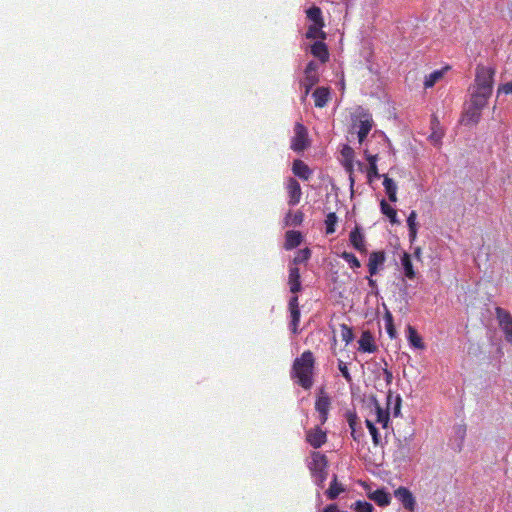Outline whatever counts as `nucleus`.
Returning a JSON list of instances; mask_svg holds the SVG:
<instances>
[{
	"label": "nucleus",
	"instance_id": "f257e3e1",
	"mask_svg": "<svg viewBox=\"0 0 512 512\" xmlns=\"http://www.w3.org/2000/svg\"><path fill=\"white\" fill-rule=\"evenodd\" d=\"M315 357L310 350L304 351L295 358L291 378L303 389L309 390L314 384Z\"/></svg>",
	"mask_w": 512,
	"mask_h": 512
},
{
	"label": "nucleus",
	"instance_id": "f03ea898",
	"mask_svg": "<svg viewBox=\"0 0 512 512\" xmlns=\"http://www.w3.org/2000/svg\"><path fill=\"white\" fill-rule=\"evenodd\" d=\"M308 469L314 480V483L320 487H324V483L328 476V458L325 454L313 451L311 453V461L308 463Z\"/></svg>",
	"mask_w": 512,
	"mask_h": 512
},
{
	"label": "nucleus",
	"instance_id": "7ed1b4c3",
	"mask_svg": "<svg viewBox=\"0 0 512 512\" xmlns=\"http://www.w3.org/2000/svg\"><path fill=\"white\" fill-rule=\"evenodd\" d=\"M495 69L484 65H477L474 83L470 88L493 92Z\"/></svg>",
	"mask_w": 512,
	"mask_h": 512
},
{
	"label": "nucleus",
	"instance_id": "20e7f679",
	"mask_svg": "<svg viewBox=\"0 0 512 512\" xmlns=\"http://www.w3.org/2000/svg\"><path fill=\"white\" fill-rule=\"evenodd\" d=\"M310 146L307 128L300 122L294 125V136L291 138L290 148L294 152H302Z\"/></svg>",
	"mask_w": 512,
	"mask_h": 512
},
{
	"label": "nucleus",
	"instance_id": "39448f33",
	"mask_svg": "<svg viewBox=\"0 0 512 512\" xmlns=\"http://www.w3.org/2000/svg\"><path fill=\"white\" fill-rule=\"evenodd\" d=\"M496 317L499 326L505 335V340L512 343V316L511 314L501 307L495 309Z\"/></svg>",
	"mask_w": 512,
	"mask_h": 512
},
{
	"label": "nucleus",
	"instance_id": "423d86ee",
	"mask_svg": "<svg viewBox=\"0 0 512 512\" xmlns=\"http://www.w3.org/2000/svg\"><path fill=\"white\" fill-rule=\"evenodd\" d=\"M331 407V399L324 392L323 389L320 390L319 395L315 401V410L319 413V421L323 425L328 420V414Z\"/></svg>",
	"mask_w": 512,
	"mask_h": 512
},
{
	"label": "nucleus",
	"instance_id": "0eeeda50",
	"mask_svg": "<svg viewBox=\"0 0 512 512\" xmlns=\"http://www.w3.org/2000/svg\"><path fill=\"white\" fill-rule=\"evenodd\" d=\"M318 65L314 61H310L304 71L305 77L302 81V85L305 87V94L307 96L311 90V88L316 85L319 81V77L317 75Z\"/></svg>",
	"mask_w": 512,
	"mask_h": 512
},
{
	"label": "nucleus",
	"instance_id": "6e6552de",
	"mask_svg": "<svg viewBox=\"0 0 512 512\" xmlns=\"http://www.w3.org/2000/svg\"><path fill=\"white\" fill-rule=\"evenodd\" d=\"M306 441L313 448L318 449L327 442V434L317 426L306 432Z\"/></svg>",
	"mask_w": 512,
	"mask_h": 512
},
{
	"label": "nucleus",
	"instance_id": "1a4fd4ad",
	"mask_svg": "<svg viewBox=\"0 0 512 512\" xmlns=\"http://www.w3.org/2000/svg\"><path fill=\"white\" fill-rule=\"evenodd\" d=\"M395 497L402 503L405 509L414 511L415 509V498L413 494L406 487H399L394 491Z\"/></svg>",
	"mask_w": 512,
	"mask_h": 512
},
{
	"label": "nucleus",
	"instance_id": "9d476101",
	"mask_svg": "<svg viewBox=\"0 0 512 512\" xmlns=\"http://www.w3.org/2000/svg\"><path fill=\"white\" fill-rule=\"evenodd\" d=\"M286 189L289 195L288 204L291 206L297 205L302 196L300 184L294 178H289L287 181Z\"/></svg>",
	"mask_w": 512,
	"mask_h": 512
},
{
	"label": "nucleus",
	"instance_id": "9b49d317",
	"mask_svg": "<svg viewBox=\"0 0 512 512\" xmlns=\"http://www.w3.org/2000/svg\"><path fill=\"white\" fill-rule=\"evenodd\" d=\"M386 260V254L384 251H373L369 255L368 260V271L370 276H374L378 273V270L383 266Z\"/></svg>",
	"mask_w": 512,
	"mask_h": 512
},
{
	"label": "nucleus",
	"instance_id": "f8f14e48",
	"mask_svg": "<svg viewBox=\"0 0 512 512\" xmlns=\"http://www.w3.org/2000/svg\"><path fill=\"white\" fill-rule=\"evenodd\" d=\"M470 100L469 102L475 104L477 107L484 109L488 103L492 93L488 91H481L473 88H469Z\"/></svg>",
	"mask_w": 512,
	"mask_h": 512
},
{
	"label": "nucleus",
	"instance_id": "ddd939ff",
	"mask_svg": "<svg viewBox=\"0 0 512 512\" xmlns=\"http://www.w3.org/2000/svg\"><path fill=\"white\" fill-rule=\"evenodd\" d=\"M482 110L481 107H477L475 104L468 102L463 118L465 124H477L480 121Z\"/></svg>",
	"mask_w": 512,
	"mask_h": 512
},
{
	"label": "nucleus",
	"instance_id": "4468645a",
	"mask_svg": "<svg viewBox=\"0 0 512 512\" xmlns=\"http://www.w3.org/2000/svg\"><path fill=\"white\" fill-rule=\"evenodd\" d=\"M300 270L296 266H291L289 268V275H288V285L290 292L293 294H296L301 291L302 285L300 280Z\"/></svg>",
	"mask_w": 512,
	"mask_h": 512
},
{
	"label": "nucleus",
	"instance_id": "2eb2a0df",
	"mask_svg": "<svg viewBox=\"0 0 512 512\" xmlns=\"http://www.w3.org/2000/svg\"><path fill=\"white\" fill-rule=\"evenodd\" d=\"M349 240L351 245L360 253H365L367 251L365 244V237L360 231L359 227H355L349 235Z\"/></svg>",
	"mask_w": 512,
	"mask_h": 512
},
{
	"label": "nucleus",
	"instance_id": "dca6fc26",
	"mask_svg": "<svg viewBox=\"0 0 512 512\" xmlns=\"http://www.w3.org/2000/svg\"><path fill=\"white\" fill-rule=\"evenodd\" d=\"M359 350L362 352L373 353L377 350V346L374 343L373 335L370 331H363L358 341Z\"/></svg>",
	"mask_w": 512,
	"mask_h": 512
},
{
	"label": "nucleus",
	"instance_id": "f3484780",
	"mask_svg": "<svg viewBox=\"0 0 512 512\" xmlns=\"http://www.w3.org/2000/svg\"><path fill=\"white\" fill-rule=\"evenodd\" d=\"M311 54L318 58L322 63L329 60V51L324 40L316 41L311 45Z\"/></svg>",
	"mask_w": 512,
	"mask_h": 512
},
{
	"label": "nucleus",
	"instance_id": "a211bd4d",
	"mask_svg": "<svg viewBox=\"0 0 512 512\" xmlns=\"http://www.w3.org/2000/svg\"><path fill=\"white\" fill-rule=\"evenodd\" d=\"M293 174L303 180H309L312 176V170L302 160L296 159L292 165Z\"/></svg>",
	"mask_w": 512,
	"mask_h": 512
},
{
	"label": "nucleus",
	"instance_id": "6ab92c4d",
	"mask_svg": "<svg viewBox=\"0 0 512 512\" xmlns=\"http://www.w3.org/2000/svg\"><path fill=\"white\" fill-rule=\"evenodd\" d=\"M313 98L315 106L318 108H323L327 105L328 101L330 100V90L326 87H318L313 92Z\"/></svg>",
	"mask_w": 512,
	"mask_h": 512
},
{
	"label": "nucleus",
	"instance_id": "aec40b11",
	"mask_svg": "<svg viewBox=\"0 0 512 512\" xmlns=\"http://www.w3.org/2000/svg\"><path fill=\"white\" fill-rule=\"evenodd\" d=\"M407 339H408L409 344L413 348L419 349V350L425 349V344L423 342L422 337L418 334L417 330L411 325H408V327H407Z\"/></svg>",
	"mask_w": 512,
	"mask_h": 512
},
{
	"label": "nucleus",
	"instance_id": "412c9836",
	"mask_svg": "<svg viewBox=\"0 0 512 512\" xmlns=\"http://www.w3.org/2000/svg\"><path fill=\"white\" fill-rule=\"evenodd\" d=\"M344 491L345 487L342 483L338 482V477L336 474H334L330 486L325 492L327 498L329 500H335Z\"/></svg>",
	"mask_w": 512,
	"mask_h": 512
},
{
	"label": "nucleus",
	"instance_id": "4be33fe9",
	"mask_svg": "<svg viewBox=\"0 0 512 512\" xmlns=\"http://www.w3.org/2000/svg\"><path fill=\"white\" fill-rule=\"evenodd\" d=\"M301 241L302 235L299 231L289 230L285 234L284 247L286 250L294 249L301 244Z\"/></svg>",
	"mask_w": 512,
	"mask_h": 512
},
{
	"label": "nucleus",
	"instance_id": "5701e85b",
	"mask_svg": "<svg viewBox=\"0 0 512 512\" xmlns=\"http://www.w3.org/2000/svg\"><path fill=\"white\" fill-rule=\"evenodd\" d=\"M373 126V120L371 116L364 115V119H361L359 122V129H358V140L360 143H362L369 132L371 131Z\"/></svg>",
	"mask_w": 512,
	"mask_h": 512
},
{
	"label": "nucleus",
	"instance_id": "b1692460",
	"mask_svg": "<svg viewBox=\"0 0 512 512\" xmlns=\"http://www.w3.org/2000/svg\"><path fill=\"white\" fill-rule=\"evenodd\" d=\"M325 24H311L308 26V29L306 31V38L307 39H320L325 40L327 37V34L325 31H323Z\"/></svg>",
	"mask_w": 512,
	"mask_h": 512
},
{
	"label": "nucleus",
	"instance_id": "393cba45",
	"mask_svg": "<svg viewBox=\"0 0 512 512\" xmlns=\"http://www.w3.org/2000/svg\"><path fill=\"white\" fill-rule=\"evenodd\" d=\"M369 498L382 507L389 505L391 501L390 494L383 489L373 491L369 494Z\"/></svg>",
	"mask_w": 512,
	"mask_h": 512
},
{
	"label": "nucleus",
	"instance_id": "a878e982",
	"mask_svg": "<svg viewBox=\"0 0 512 512\" xmlns=\"http://www.w3.org/2000/svg\"><path fill=\"white\" fill-rule=\"evenodd\" d=\"M346 419H347V422L351 429V436L353 437V439L355 441H359L360 437L362 436V433L358 432V430H356V425H357V421H358V416H357L356 412L348 410L346 412Z\"/></svg>",
	"mask_w": 512,
	"mask_h": 512
},
{
	"label": "nucleus",
	"instance_id": "bb28decb",
	"mask_svg": "<svg viewBox=\"0 0 512 512\" xmlns=\"http://www.w3.org/2000/svg\"><path fill=\"white\" fill-rule=\"evenodd\" d=\"M401 263L403 266L405 277H407L410 280H413L416 277V272L413 268L410 254L404 252L401 258Z\"/></svg>",
	"mask_w": 512,
	"mask_h": 512
},
{
	"label": "nucleus",
	"instance_id": "cd10ccee",
	"mask_svg": "<svg viewBox=\"0 0 512 512\" xmlns=\"http://www.w3.org/2000/svg\"><path fill=\"white\" fill-rule=\"evenodd\" d=\"M374 402L376 409V422L381 424L383 428H387L390 420L388 409H383L377 400Z\"/></svg>",
	"mask_w": 512,
	"mask_h": 512
},
{
	"label": "nucleus",
	"instance_id": "c85d7f7f",
	"mask_svg": "<svg viewBox=\"0 0 512 512\" xmlns=\"http://www.w3.org/2000/svg\"><path fill=\"white\" fill-rule=\"evenodd\" d=\"M384 180H383V186L385 188V191L388 195V198L391 202H396L397 201V196H396V193H397V186L395 184V182L389 178L387 175H384Z\"/></svg>",
	"mask_w": 512,
	"mask_h": 512
},
{
	"label": "nucleus",
	"instance_id": "c756f323",
	"mask_svg": "<svg viewBox=\"0 0 512 512\" xmlns=\"http://www.w3.org/2000/svg\"><path fill=\"white\" fill-rule=\"evenodd\" d=\"M306 16L312 24H325L322 11L318 6H312L306 10Z\"/></svg>",
	"mask_w": 512,
	"mask_h": 512
},
{
	"label": "nucleus",
	"instance_id": "7c9ffc66",
	"mask_svg": "<svg viewBox=\"0 0 512 512\" xmlns=\"http://www.w3.org/2000/svg\"><path fill=\"white\" fill-rule=\"evenodd\" d=\"M417 213L412 210L407 218V225L409 229V239L411 242H414L417 237V223H416Z\"/></svg>",
	"mask_w": 512,
	"mask_h": 512
},
{
	"label": "nucleus",
	"instance_id": "2f4dec72",
	"mask_svg": "<svg viewBox=\"0 0 512 512\" xmlns=\"http://www.w3.org/2000/svg\"><path fill=\"white\" fill-rule=\"evenodd\" d=\"M380 207L381 212L389 218L391 223H398L396 210L391 205H389L384 199L381 201Z\"/></svg>",
	"mask_w": 512,
	"mask_h": 512
},
{
	"label": "nucleus",
	"instance_id": "473e14b6",
	"mask_svg": "<svg viewBox=\"0 0 512 512\" xmlns=\"http://www.w3.org/2000/svg\"><path fill=\"white\" fill-rule=\"evenodd\" d=\"M444 76V70H435L429 75L425 77L424 87L431 88L433 87L442 77Z\"/></svg>",
	"mask_w": 512,
	"mask_h": 512
},
{
	"label": "nucleus",
	"instance_id": "72a5a7b5",
	"mask_svg": "<svg viewBox=\"0 0 512 512\" xmlns=\"http://www.w3.org/2000/svg\"><path fill=\"white\" fill-rule=\"evenodd\" d=\"M290 312L291 322L290 327L294 334L298 333V326L300 322V309L299 308H288Z\"/></svg>",
	"mask_w": 512,
	"mask_h": 512
},
{
	"label": "nucleus",
	"instance_id": "f704fd0d",
	"mask_svg": "<svg viewBox=\"0 0 512 512\" xmlns=\"http://www.w3.org/2000/svg\"><path fill=\"white\" fill-rule=\"evenodd\" d=\"M384 321H385V329L390 336V338H395L397 335L394 323H393V316L392 314L387 311L384 315Z\"/></svg>",
	"mask_w": 512,
	"mask_h": 512
},
{
	"label": "nucleus",
	"instance_id": "c9c22d12",
	"mask_svg": "<svg viewBox=\"0 0 512 512\" xmlns=\"http://www.w3.org/2000/svg\"><path fill=\"white\" fill-rule=\"evenodd\" d=\"M303 218H304V215L300 211H297L295 214H291L289 212L285 217V224L298 226L303 222Z\"/></svg>",
	"mask_w": 512,
	"mask_h": 512
},
{
	"label": "nucleus",
	"instance_id": "e433bc0d",
	"mask_svg": "<svg viewBox=\"0 0 512 512\" xmlns=\"http://www.w3.org/2000/svg\"><path fill=\"white\" fill-rule=\"evenodd\" d=\"M340 257L344 259L351 268L357 269L361 266L358 258L351 252L344 251L340 254Z\"/></svg>",
	"mask_w": 512,
	"mask_h": 512
},
{
	"label": "nucleus",
	"instance_id": "4c0bfd02",
	"mask_svg": "<svg viewBox=\"0 0 512 512\" xmlns=\"http://www.w3.org/2000/svg\"><path fill=\"white\" fill-rule=\"evenodd\" d=\"M338 218L334 212H330L327 214L325 219L326 225V234H332L335 232V226L337 224Z\"/></svg>",
	"mask_w": 512,
	"mask_h": 512
},
{
	"label": "nucleus",
	"instance_id": "58836bf2",
	"mask_svg": "<svg viewBox=\"0 0 512 512\" xmlns=\"http://www.w3.org/2000/svg\"><path fill=\"white\" fill-rule=\"evenodd\" d=\"M352 509H354L356 512H373L374 507L371 503L367 501H356L352 506Z\"/></svg>",
	"mask_w": 512,
	"mask_h": 512
},
{
	"label": "nucleus",
	"instance_id": "ea45409f",
	"mask_svg": "<svg viewBox=\"0 0 512 512\" xmlns=\"http://www.w3.org/2000/svg\"><path fill=\"white\" fill-rule=\"evenodd\" d=\"M340 330H341V338H342V340L346 344H349L350 342H352V340L354 339V334H353L352 328L349 327L346 324H341L340 325Z\"/></svg>",
	"mask_w": 512,
	"mask_h": 512
},
{
	"label": "nucleus",
	"instance_id": "a19ab883",
	"mask_svg": "<svg viewBox=\"0 0 512 512\" xmlns=\"http://www.w3.org/2000/svg\"><path fill=\"white\" fill-rule=\"evenodd\" d=\"M365 423H366V426H367V428H368V430H369V432H370V434L372 436V440H373L374 445H378L380 443V435L378 433L377 428L375 427L373 422L368 420V419L365 421Z\"/></svg>",
	"mask_w": 512,
	"mask_h": 512
},
{
	"label": "nucleus",
	"instance_id": "79ce46f5",
	"mask_svg": "<svg viewBox=\"0 0 512 512\" xmlns=\"http://www.w3.org/2000/svg\"><path fill=\"white\" fill-rule=\"evenodd\" d=\"M338 369L340 370V372H341L342 376L345 378V380L348 383H351L352 382V376L349 373V370H348V367H347L346 363L343 362L342 360H339L338 361Z\"/></svg>",
	"mask_w": 512,
	"mask_h": 512
},
{
	"label": "nucleus",
	"instance_id": "37998d69",
	"mask_svg": "<svg viewBox=\"0 0 512 512\" xmlns=\"http://www.w3.org/2000/svg\"><path fill=\"white\" fill-rule=\"evenodd\" d=\"M344 161H354V150L349 145H344L341 150Z\"/></svg>",
	"mask_w": 512,
	"mask_h": 512
},
{
	"label": "nucleus",
	"instance_id": "c03bdc74",
	"mask_svg": "<svg viewBox=\"0 0 512 512\" xmlns=\"http://www.w3.org/2000/svg\"><path fill=\"white\" fill-rule=\"evenodd\" d=\"M311 256V252L308 248L301 250L297 257L294 258V263H301L307 261Z\"/></svg>",
	"mask_w": 512,
	"mask_h": 512
},
{
	"label": "nucleus",
	"instance_id": "a18cd8bd",
	"mask_svg": "<svg viewBox=\"0 0 512 512\" xmlns=\"http://www.w3.org/2000/svg\"><path fill=\"white\" fill-rule=\"evenodd\" d=\"M367 177L369 182L373 180V178H379L380 174L378 173L377 164L372 163V166H369V169L367 171Z\"/></svg>",
	"mask_w": 512,
	"mask_h": 512
},
{
	"label": "nucleus",
	"instance_id": "49530a36",
	"mask_svg": "<svg viewBox=\"0 0 512 512\" xmlns=\"http://www.w3.org/2000/svg\"><path fill=\"white\" fill-rule=\"evenodd\" d=\"M401 403H402V399H401L400 395H397L395 398V405L393 407L394 417H398L400 415Z\"/></svg>",
	"mask_w": 512,
	"mask_h": 512
},
{
	"label": "nucleus",
	"instance_id": "de8ad7c7",
	"mask_svg": "<svg viewBox=\"0 0 512 512\" xmlns=\"http://www.w3.org/2000/svg\"><path fill=\"white\" fill-rule=\"evenodd\" d=\"M498 92L499 93H504V94H512V81L507 82V83L501 85L498 88Z\"/></svg>",
	"mask_w": 512,
	"mask_h": 512
},
{
	"label": "nucleus",
	"instance_id": "09e8293b",
	"mask_svg": "<svg viewBox=\"0 0 512 512\" xmlns=\"http://www.w3.org/2000/svg\"><path fill=\"white\" fill-rule=\"evenodd\" d=\"M383 374H384L386 385L387 386L391 385V383L393 381V374H392V372L390 370H388L387 368H384L383 369Z\"/></svg>",
	"mask_w": 512,
	"mask_h": 512
},
{
	"label": "nucleus",
	"instance_id": "8fccbe9b",
	"mask_svg": "<svg viewBox=\"0 0 512 512\" xmlns=\"http://www.w3.org/2000/svg\"><path fill=\"white\" fill-rule=\"evenodd\" d=\"M353 163H354V161H343V166H344V168H345L346 172H347L350 176H352V174H353V170H354V169H353V167H354V164H353Z\"/></svg>",
	"mask_w": 512,
	"mask_h": 512
},
{
	"label": "nucleus",
	"instance_id": "3c124183",
	"mask_svg": "<svg viewBox=\"0 0 512 512\" xmlns=\"http://www.w3.org/2000/svg\"><path fill=\"white\" fill-rule=\"evenodd\" d=\"M288 308H299L298 296L294 295L289 299Z\"/></svg>",
	"mask_w": 512,
	"mask_h": 512
},
{
	"label": "nucleus",
	"instance_id": "603ef678",
	"mask_svg": "<svg viewBox=\"0 0 512 512\" xmlns=\"http://www.w3.org/2000/svg\"><path fill=\"white\" fill-rule=\"evenodd\" d=\"M377 155H370V154H366V159L367 161L369 162V166H372V163H377Z\"/></svg>",
	"mask_w": 512,
	"mask_h": 512
},
{
	"label": "nucleus",
	"instance_id": "864d4df0",
	"mask_svg": "<svg viewBox=\"0 0 512 512\" xmlns=\"http://www.w3.org/2000/svg\"><path fill=\"white\" fill-rule=\"evenodd\" d=\"M441 137H442V135H441V134H438L437 132H433V133L430 135V139H431L432 141H434L436 144L440 142Z\"/></svg>",
	"mask_w": 512,
	"mask_h": 512
},
{
	"label": "nucleus",
	"instance_id": "5fc2aeb1",
	"mask_svg": "<svg viewBox=\"0 0 512 512\" xmlns=\"http://www.w3.org/2000/svg\"><path fill=\"white\" fill-rule=\"evenodd\" d=\"M371 277L372 276L367 278L368 279V284L371 287V289H376L377 288L376 281L374 279H372Z\"/></svg>",
	"mask_w": 512,
	"mask_h": 512
},
{
	"label": "nucleus",
	"instance_id": "6e6d98bb",
	"mask_svg": "<svg viewBox=\"0 0 512 512\" xmlns=\"http://www.w3.org/2000/svg\"><path fill=\"white\" fill-rule=\"evenodd\" d=\"M392 397H393L392 391L389 390L388 394H387V404L388 405L391 403Z\"/></svg>",
	"mask_w": 512,
	"mask_h": 512
},
{
	"label": "nucleus",
	"instance_id": "4d7b16f0",
	"mask_svg": "<svg viewBox=\"0 0 512 512\" xmlns=\"http://www.w3.org/2000/svg\"><path fill=\"white\" fill-rule=\"evenodd\" d=\"M414 254H415V256H416L417 258H420V255H421V248H420V247L416 248V249H415Z\"/></svg>",
	"mask_w": 512,
	"mask_h": 512
},
{
	"label": "nucleus",
	"instance_id": "13d9d810",
	"mask_svg": "<svg viewBox=\"0 0 512 512\" xmlns=\"http://www.w3.org/2000/svg\"><path fill=\"white\" fill-rule=\"evenodd\" d=\"M349 180H350L351 186H353L354 185V177H353V175L352 176L349 175Z\"/></svg>",
	"mask_w": 512,
	"mask_h": 512
}]
</instances>
